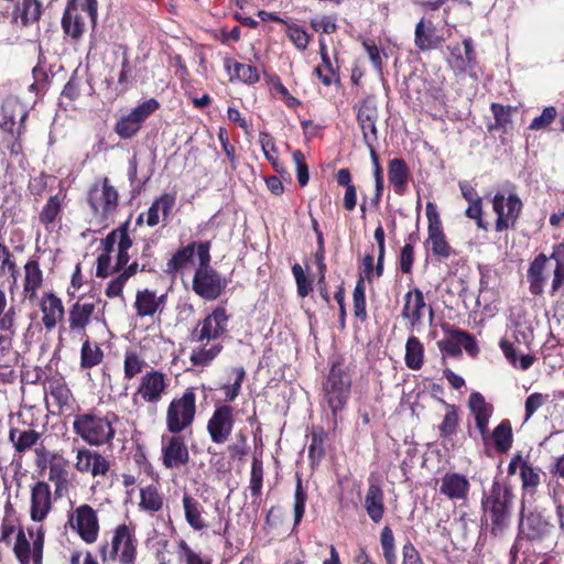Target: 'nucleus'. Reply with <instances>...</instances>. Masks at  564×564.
Wrapping results in <instances>:
<instances>
[{"label":"nucleus","instance_id":"20","mask_svg":"<svg viewBox=\"0 0 564 564\" xmlns=\"http://www.w3.org/2000/svg\"><path fill=\"white\" fill-rule=\"evenodd\" d=\"M438 491L452 501H466L470 491V482L465 475L448 471L442 476Z\"/></svg>","mask_w":564,"mask_h":564},{"label":"nucleus","instance_id":"2","mask_svg":"<svg viewBox=\"0 0 564 564\" xmlns=\"http://www.w3.org/2000/svg\"><path fill=\"white\" fill-rule=\"evenodd\" d=\"M116 421L117 415L112 412L101 415L100 412L90 410L75 416L73 429L85 442L91 445H102L113 437L112 423Z\"/></svg>","mask_w":564,"mask_h":564},{"label":"nucleus","instance_id":"30","mask_svg":"<svg viewBox=\"0 0 564 564\" xmlns=\"http://www.w3.org/2000/svg\"><path fill=\"white\" fill-rule=\"evenodd\" d=\"M68 462L58 454H53L50 458L48 479L54 484V495L61 497L62 492L67 489L68 480Z\"/></svg>","mask_w":564,"mask_h":564},{"label":"nucleus","instance_id":"57","mask_svg":"<svg viewBox=\"0 0 564 564\" xmlns=\"http://www.w3.org/2000/svg\"><path fill=\"white\" fill-rule=\"evenodd\" d=\"M263 480V467L262 462L258 458H253L251 465V475H250V491L253 497H259L261 495Z\"/></svg>","mask_w":564,"mask_h":564},{"label":"nucleus","instance_id":"52","mask_svg":"<svg viewBox=\"0 0 564 564\" xmlns=\"http://www.w3.org/2000/svg\"><path fill=\"white\" fill-rule=\"evenodd\" d=\"M490 109L495 117V124L489 129H499L506 131L508 126L511 123V112L513 108L511 106H503L498 102H492Z\"/></svg>","mask_w":564,"mask_h":564},{"label":"nucleus","instance_id":"21","mask_svg":"<svg viewBox=\"0 0 564 564\" xmlns=\"http://www.w3.org/2000/svg\"><path fill=\"white\" fill-rule=\"evenodd\" d=\"M40 308L43 314L42 324L46 330H52L64 319L65 308L62 300L53 292L43 294Z\"/></svg>","mask_w":564,"mask_h":564},{"label":"nucleus","instance_id":"31","mask_svg":"<svg viewBox=\"0 0 564 564\" xmlns=\"http://www.w3.org/2000/svg\"><path fill=\"white\" fill-rule=\"evenodd\" d=\"M402 317L410 321L411 326H417L422 322L423 310L426 306L423 292L420 289L409 291L404 296Z\"/></svg>","mask_w":564,"mask_h":564},{"label":"nucleus","instance_id":"15","mask_svg":"<svg viewBox=\"0 0 564 564\" xmlns=\"http://www.w3.org/2000/svg\"><path fill=\"white\" fill-rule=\"evenodd\" d=\"M96 301L93 297L79 296L77 301L68 308V330L72 334H78L87 337L86 328L91 322L96 311Z\"/></svg>","mask_w":564,"mask_h":564},{"label":"nucleus","instance_id":"61","mask_svg":"<svg viewBox=\"0 0 564 564\" xmlns=\"http://www.w3.org/2000/svg\"><path fill=\"white\" fill-rule=\"evenodd\" d=\"M557 116L556 108L553 106L545 107L542 113L534 118L530 123L531 130H541L549 127Z\"/></svg>","mask_w":564,"mask_h":564},{"label":"nucleus","instance_id":"35","mask_svg":"<svg viewBox=\"0 0 564 564\" xmlns=\"http://www.w3.org/2000/svg\"><path fill=\"white\" fill-rule=\"evenodd\" d=\"M141 128V105L135 106L116 123L115 131L122 139L132 138Z\"/></svg>","mask_w":564,"mask_h":564},{"label":"nucleus","instance_id":"38","mask_svg":"<svg viewBox=\"0 0 564 564\" xmlns=\"http://www.w3.org/2000/svg\"><path fill=\"white\" fill-rule=\"evenodd\" d=\"M388 177L395 193L402 195L409 180V169L402 159H393L390 161Z\"/></svg>","mask_w":564,"mask_h":564},{"label":"nucleus","instance_id":"41","mask_svg":"<svg viewBox=\"0 0 564 564\" xmlns=\"http://www.w3.org/2000/svg\"><path fill=\"white\" fill-rule=\"evenodd\" d=\"M424 358V348L422 343L414 336L410 337L405 344L404 361L408 368L412 370L421 369Z\"/></svg>","mask_w":564,"mask_h":564},{"label":"nucleus","instance_id":"42","mask_svg":"<svg viewBox=\"0 0 564 564\" xmlns=\"http://www.w3.org/2000/svg\"><path fill=\"white\" fill-rule=\"evenodd\" d=\"M357 109V121L358 123L367 122V126L370 124V131L372 133V138L376 137V123L378 120V109L373 98L367 97L365 98Z\"/></svg>","mask_w":564,"mask_h":564},{"label":"nucleus","instance_id":"19","mask_svg":"<svg viewBox=\"0 0 564 564\" xmlns=\"http://www.w3.org/2000/svg\"><path fill=\"white\" fill-rule=\"evenodd\" d=\"M53 509V498L50 485L44 480L36 481L31 487L30 518L34 522H43Z\"/></svg>","mask_w":564,"mask_h":564},{"label":"nucleus","instance_id":"54","mask_svg":"<svg viewBox=\"0 0 564 564\" xmlns=\"http://www.w3.org/2000/svg\"><path fill=\"white\" fill-rule=\"evenodd\" d=\"M447 412L444 415L442 423L438 425L440 434L443 437H448L455 434L458 425V413L454 405H446Z\"/></svg>","mask_w":564,"mask_h":564},{"label":"nucleus","instance_id":"29","mask_svg":"<svg viewBox=\"0 0 564 564\" xmlns=\"http://www.w3.org/2000/svg\"><path fill=\"white\" fill-rule=\"evenodd\" d=\"M43 284V271L37 258H31L24 264L23 293L26 299L34 301L37 290Z\"/></svg>","mask_w":564,"mask_h":564},{"label":"nucleus","instance_id":"26","mask_svg":"<svg viewBox=\"0 0 564 564\" xmlns=\"http://www.w3.org/2000/svg\"><path fill=\"white\" fill-rule=\"evenodd\" d=\"M189 455L183 437L172 436L163 447V464L166 468H178L188 462Z\"/></svg>","mask_w":564,"mask_h":564},{"label":"nucleus","instance_id":"47","mask_svg":"<svg viewBox=\"0 0 564 564\" xmlns=\"http://www.w3.org/2000/svg\"><path fill=\"white\" fill-rule=\"evenodd\" d=\"M137 74L138 69L135 65L128 59L127 54L124 53L118 76V90L120 94L126 93L132 86L135 82Z\"/></svg>","mask_w":564,"mask_h":564},{"label":"nucleus","instance_id":"43","mask_svg":"<svg viewBox=\"0 0 564 564\" xmlns=\"http://www.w3.org/2000/svg\"><path fill=\"white\" fill-rule=\"evenodd\" d=\"M520 478L522 490L533 496L541 484V469L533 467L529 462L523 463Z\"/></svg>","mask_w":564,"mask_h":564},{"label":"nucleus","instance_id":"53","mask_svg":"<svg viewBox=\"0 0 564 564\" xmlns=\"http://www.w3.org/2000/svg\"><path fill=\"white\" fill-rule=\"evenodd\" d=\"M13 553L20 564H30L31 544L22 529H20L17 533L15 543L13 545Z\"/></svg>","mask_w":564,"mask_h":564},{"label":"nucleus","instance_id":"64","mask_svg":"<svg viewBox=\"0 0 564 564\" xmlns=\"http://www.w3.org/2000/svg\"><path fill=\"white\" fill-rule=\"evenodd\" d=\"M178 547L180 557L185 562V564H210L209 561L204 560L199 554L194 552L185 541L182 540L178 543Z\"/></svg>","mask_w":564,"mask_h":564},{"label":"nucleus","instance_id":"13","mask_svg":"<svg viewBox=\"0 0 564 564\" xmlns=\"http://www.w3.org/2000/svg\"><path fill=\"white\" fill-rule=\"evenodd\" d=\"M426 217L429 220L427 243L431 246V251L438 260L447 259L451 256L452 249L443 232L436 205L432 202L426 204Z\"/></svg>","mask_w":564,"mask_h":564},{"label":"nucleus","instance_id":"18","mask_svg":"<svg viewBox=\"0 0 564 564\" xmlns=\"http://www.w3.org/2000/svg\"><path fill=\"white\" fill-rule=\"evenodd\" d=\"M225 282L214 269L198 268L193 279V290L200 297L213 301L220 296Z\"/></svg>","mask_w":564,"mask_h":564},{"label":"nucleus","instance_id":"16","mask_svg":"<svg viewBox=\"0 0 564 564\" xmlns=\"http://www.w3.org/2000/svg\"><path fill=\"white\" fill-rule=\"evenodd\" d=\"M234 425V408L227 404L217 406L207 422V431L213 443H225L229 438Z\"/></svg>","mask_w":564,"mask_h":564},{"label":"nucleus","instance_id":"4","mask_svg":"<svg viewBox=\"0 0 564 564\" xmlns=\"http://www.w3.org/2000/svg\"><path fill=\"white\" fill-rule=\"evenodd\" d=\"M549 260L555 261V269L552 280V294L557 292L564 285V242L553 246L550 257L544 253L538 254L530 263L527 278L530 283V292L534 295H540L544 290V270Z\"/></svg>","mask_w":564,"mask_h":564},{"label":"nucleus","instance_id":"23","mask_svg":"<svg viewBox=\"0 0 564 564\" xmlns=\"http://www.w3.org/2000/svg\"><path fill=\"white\" fill-rule=\"evenodd\" d=\"M519 536L531 542H541L552 531L553 525L539 513H530L521 520Z\"/></svg>","mask_w":564,"mask_h":564},{"label":"nucleus","instance_id":"36","mask_svg":"<svg viewBox=\"0 0 564 564\" xmlns=\"http://www.w3.org/2000/svg\"><path fill=\"white\" fill-rule=\"evenodd\" d=\"M40 437L41 434L35 430L20 431L17 427H11L9 431V441L12 443L18 454H23L31 449Z\"/></svg>","mask_w":564,"mask_h":564},{"label":"nucleus","instance_id":"27","mask_svg":"<svg viewBox=\"0 0 564 564\" xmlns=\"http://www.w3.org/2000/svg\"><path fill=\"white\" fill-rule=\"evenodd\" d=\"M468 406L475 416L476 427L480 435L486 438L488 434V422L492 413V406L485 401L479 392H473L469 395Z\"/></svg>","mask_w":564,"mask_h":564},{"label":"nucleus","instance_id":"12","mask_svg":"<svg viewBox=\"0 0 564 564\" xmlns=\"http://www.w3.org/2000/svg\"><path fill=\"white\" fill-rule=\"evenodd\" d=\"M45 394L53 399V410L56 415H72L75 411L76 400L68 388L65 379L61 376H53L46 379ZM48 403V400L46 399Z\"/></svg>","mask_w":564,"mask_h":564},{"label":"nucleus","instance_id":"24","mask_svg":"<svg viewBox=\"0 0 564 564\" xmlns=\"http://www.w3.org/2000/svg\"><path fill=\"white\" fill-rule=\"evenodd\" d=\"M75 467L80 473H89L93 477L105 476L110 468L109 462L95 451L80 449L77 453Z\"/></svg>","mask_w":564,"mask_h":564},{"label":"nucleus","instance_id":"39","mask_svg":"<svg viewBox=\"0 0 564 564\" xmlns=\"http://www.w3.org/2000/svg\"><path fill=\"white\" fill-rule=\"evenodd\" d=\"M175 203V198L172 195L164 194L160 196L149 208L147 224L151 227L160 223V214L162 219L165 220L170 215Z\"/></svg>","mask_w":564,"mask_h":564},{"label":"nucleus","instance_id":"11","mask_svg":"<svg viewBox=\"0 0 564 564\" xmlns=\"http://www.w3.org/2000/svg\"><path fill=\"white\" fill-rule=\"evenodd\" d=\"M442 329L445 337L437 343L438 348L449 356L457 357L462 355V347L468 355L475 357L479 352V347L475 338L467 332L454 328L448 324H443Z\"/></svg>","mask_w":564,"mask_h":564},{"label":"nucleus","instance_id":"50","mask_svg":"<svg viewBox=\"0 0 564 564\" xmlns=\"http://www.w3.org/2000/svg\"><path fill=\"white\" fill-rule=\"evenodd\" d=\"M138 270L137 261L132 262L127 269L123 270L116 279L108 283L106 294L109 297H115L121 294L122 289L127 280L134 275Z\"/></svg>","mask_w":564,"mask_h":564},{"label":"nucleus","instance_id":"51","mask_svg":"<svg viewBox=\"0 0 564 564\" xmlns=\"http://www.w3.org/2000/svg\"><path fill=\"white\" fill-rule=\"evenodd\" d=\"M492 440L499 452H507L512 444V430L508 422H501L492 432Z\"/></svg>","mask_w":564,"mask_h":564},{"label":"nucleus","instance_id":"9","mask_svg":"<svg viewBox=\"0 0 564 564\" xmlns=\"http://www.w3.org/2000/svg\"><path fill=\"white\" fill-rule=\"evenodd\" d=\"M229 315L221 306H217L204 319L199 321L191 333L192 343H218L228 332Z\"/></svg>","mask_w":564,"mask_h":564},{"label":"nucleus","instance_id":"22","mask_svg":"<svg viewBox=\"0 0 564 564\" xmlns=\"http://www.w3.org/2000/svg\"><path fill=\"white\" fill-rule=\"evenodd\" d=\"M44 13V7L40 0H19L12 11V21L22 28H29L39 23Z\"/></svg>","mask_w":564,"mask_h":564},{"label":"nucleus","instance_id":"37","mask_svg":"<svg viewBox=\"0 0 564 564\" xmlns=\"http://www.w3.org/2000/svg\"><path fill=\"white\" fill-rule=\"evenodd\" d=\"M203 345L193 348L191 351L189 360L194 366L205 367L208 366L224 349L220 343H202Z\"/></svg>","mask_w":564,"mask_h":564},{"label":"nucleus","instance_id":"6","mask_svg":"<svg viewBox=\"0 0 564 564\" xmlns=\"http://www.w3.org/2000/svg\"><path fill=\"white\" fill-rule=\"evenodd\" d=\"M123 379L127 381L120 393V404L128 414L139 413L138 395L141 393V382L129 384L137 375L141 373V354L134 349H127L123 360Z\"/></svg>","mask_w":564,"mask_h":564},{"label":"nucleus","instance_id":"34","mask_svg":"<svg viewBox=\"0 0 564 564\" xmlns=\"http://www.w3.org/2000/svg\"><path fill=\"white\" fill-rule=\"evenodd\" d=\"M165 375L160 371H150L143 376V400L158 402L166 390Z\"/></svg>","mask_w":564,"mask_h":564},{"label":"nucleus","instance_id":"3","mask_svg":"<svg viewBox=\"0 0 564 564\" xmlns=\"http://www.w3.org/2000/svg\"><path fill=\"white\" fill-rule=\"evenodd\" d=\"M86 18L95 29L98 18L97 0H85L83 3H79L78 0H67L61 19L65 39L78 43L86 32Z\"/></svg>","mask_w":564,"mask_h":564},{"label":"nucleus","instance_id":"48","mask_svg":"<svg viewBox=\"0 0 564 564\" xmlns=\"http://www.w3.org/2000/svg\"><path fill=\"white\" fill-rule=\"evenodd\" d=\"M380 545L386 564H397L395 541L390 527H384L380 533Z\"/></svg>","mask_w":564,"mask_h":564},{"label":"nucleus","instance_id":"45","mask_svg":"<svg viewBox=\"0 0 564 564\" xmlns=\"http://www.w3.org/2000/svg\"><path fill=\"white\" fill-rule=\"evenodd\" d=\"M15 315L14 306L7 308V294L0 288V332L10 333L11 336L15 335Z\"/></svg>","mask_w":564,"mask_h":564},{"label":"nucleus","instance_id":"46","mask_svg":"<svg viewBox=\"0 0 564 564\" xmlns=\"http://www.w3.org/2000/svg\"><path fill=\"white\" fill-rule=\"evenodd\" d=\"M195 247L196 242H192L174 253V256L169 260L166 264V271L174 273L189 263L194 257Z\"/></svg>","mask_w":564,"mask_h":564},{"label":"nucleus","instance_id":"8","mask_svg":"<svg viewBox=\"0 0 564 564\" xmlns=\"http://www.w3.org/2000/svg\"><path fill=\"white\" fill-rule=\"evenodd\" d=\"M101 561L119 560L121 564H131L135 558L137 547L133 544L132 532L126 524H120L111 539V547L108 544H101L99 547Z\"/></svg>","mask_w":564,"mask_h":564},{"label":"nucleus","instance_id":"10","mask_svg":"<svg viewBox=\"0 0 564 564\" xmlns=\"http://www.w3.org/2000/svg\"><path fill=\"white\" fill-rule=\"evenodd\" d=\"M350 387L349 376L340 368L333 367L324 383V393L334 416L345 406Z\"/></svg>","mask_w":564,"mask_h":564},{"label":"nucleus","instance_id":"32","mask_svg":"<svg viewBox=\"0 0 564 564\" xmlns=\"http://www.w3.org/2000/svg\"><path fill=\"white\" fill-rule=\"evenodd\" d=\"M383 491L377 482H370L366 497L365 508L372 522L378 523L384 514Z\"/></svg>","mask_w":564,"mask_h":564},{"label":"nucleus","instance_id":"33","mask_svg":"<svg viewBox=\"0 0 564 564\" xmlns=\"http://www.w3.org/2000/svg\"><path fill=\"white\" fill-rule=\"evenodd\" d=\"M443 39L436 34L435 28L431 22L425 23L424 19H421L415 25L414 43L420 51H431L436 48Z\"/></svg>","mask_w":564,"mask_h":564},{"label":"nucleus","instance_id":"56","mask_svg":"<svg viewBox=\"0 0 564 564\" xmlns=\"http://www.w3.org/2000/svg\"><path fill=\"white\" fill-rule=\"evenodd\" d=\"M166 294L156 295L154 292L143 290V316L153 315L161 311L164 304Z\"/></svg>","mask_w":564,"mask_h":564},{"label":"nucleus","instance_id":"14","mask_svg":"<svg viewBox=\"0 0 564 564\" xmlns=\"http://www.w3.org/2000/svg\"><path fill=\"white\" fill-rule=\"evenodd\" d=\"M492 208L497 214L496 230L502 231L513 227L522 209V202L517 194H510L507 198L503 194H496L492 199Z\"/></svg>","mask_w":564,"mask_h":564},{"label":"nucleus","instance_id":"5","mask_svg":"<svg viewBox=\"0 0 564 564\" xmlns=\"http://www.w3.org/2000/svg\"><path fill=\"white\" fill-rule=\"evenodd\" d=\"M514 495L512 489L494 482L489 494L482 500L485 516L491 522V532L501 534L510 522Z\"/></svg>","mask_w":564,"mask_h":564},{"label":"nucleus","instance_id":"62","mask_svg":"<svg viewBox=\"0 0 564 564\" xmlns=\"http://www.w3.org/2000/svg\"><path fill=\"white\" fill-rule=\"evenodd\" d=\"M6 271H9L14 280L19 274L15 262L11 260V252L9 248L0 242V274H3Z\"/></svg>","mask_w":564,"mask_h":564},{"label":"nucleus","instance_id":"1","mask_svg":"<svg viewBox=\"0 0 564 564\" xmlns=\"http://www.w3.org/2000/svg\"><path fill=\"white\" fill-rule=\"evenodd\" d=\"M86 202L90 208L93 220L107 227L108 220L113 217L119 206V193L111 184L109 177L96 180L89 187Z\"/></svg>","mask_w":564,"mask_h":564},{"label":"nucleus","instance_id":"55","mask_svg":"<svg viewBox=\"0 0 564 564\" xmlns=\"http://www.w3.org/2000/svg\"><path fill=\"white\" fill-rule=\"evenodd\" d=\"M307 501V494L303 489L302 479L297 476L295 492H294V525H297L304 516L305 506Z\"/></svg>","mask_w":564,"mask_h":564},{"label":"nucleus","instance_id":"44","mask_svg":"<svg viewBox=\"0 0 564 564\" xmlns=\"http://www.w3.org/2000/svg\"><path fill=\"white\" fill-rule=\"evenodd\" d=\"M226 69L230 75L234 74L236 78L249 85L257 83L260 78L258 69L249 64L228 61Z\"/></svg>","mask_w":564,"mask_h":564},{"label":"nucleus","instance_id":"58","mask_svg":"<svg viewBox=\"0 0 564 564\" xmlns=\"http://www.w3.org/2000/svg\"><path fill=\"white\" fill-rule=\"evenodd\" d=\"M286 32H288V36L290 37L292 43L296 46V48H299L301 51L306 50L308 42H310V36L302 28L292 23V24L288 25Z\"/></svg>","mask_w":564,"mask_h":564},{"label":"nucleus","instance_id":"59","mask_svg":"<svg viewBox=\"0 0 564 564\" xmlns=\"http://www.w3.org/2000/svg\"><path fill=\"white\" fill-rule=\"evenodd\" d=\"M163 507V498L156 488L149 486L143 489V509L159 511Z\"/></svg>","mask_w":564,"mask_h":564},{"label":"nucleus","instance_id":"40","mask_svg":"<svg viewBox=\"0 0 564 564\" xmlns=\"http://www.w3.org/2000/svg\"><path fill=\"white\" fill-rule=\"evenodd\" d=\"M104 360V351L98 344L91 343L89 337H85L80 349V368L90 369L98 366Z\"/></svg>","mask_w":564,"mask_h":564},{"label":"nucleus","instance_id":"25","mask_svg":"<svg viewBox=\"0 0 564 564\" xmlns=\"http://www.w3.org/2000/svg\"><path fill=\"white\" fill-rule=\"evenodd\" d=\"M65 197L66 193L61 188L58 193L48 197L40 210L39 221L46 230H52L56 221L62 219Z\"/></svg>","mask_w":564,"mask_h":564},{"label":"nucleus","instance_id":"49","mask_svg":"<svg viewBox=\"0 0 564 564\" xmlns=\"http://www.w3.org/2000/svg\"><path fill=\"white\" fill-rule=\"evenodd\" d=\"M366 285L362 278H360L354 289L352 301H354V315L361 322L367 319L366 310Z\"/></svg>","mask_w":564,"mask_h":564},{"label":"nucleus","instance_id":"63","mask_svg":"<svg viewBox=\"0 0 564 564\" xmlns=\"http://www.w3.org/2000/svg\"><path fill=\"white\" fill-rule=\"evenodd\" d=\"M326 438V433L322 427H313L312 430V443L308 447V453L311 457L315 455L321 457L324 455V441Z\"/></svg>","mask_w":564,"mask_h":564},{"label":"nucleus","instance_id":"17","mask_svg":"<svg viewBox=\"0 0 564 564\" xmlns=\"http://www.w3.org/2000/svg\"><path fill=\"white\" fill-rule=\"evenodd\" d=\"M73 529L86 543H94L98 538L99 523L96 511L89 505H82L75 509L69 519Z\"/></svg>","mask_w":564,"mask_h":564},{"label":"nucleus","instance_id":"28","mask_svg":"<svg viewBox=\"0 0 564 564\" xmlns=\"http://www.w3.org/2000/svg\"><path fill=\"white\" fill-rule=\"evenodd\" d=\"M182 503L187 524L195 531L205 530L208 524L203 505L187 492L183 495Z\"/></svg>","mask_w":564,"mask_h":564},{"label":"nucleus","instance_id":"7","mask_svg":"<svg viewBox=\"0 0 564 564\" xmlns=\"http://www.w3.org/2000/svg\"><path fill=\"white\" fill-rule=\"evenodd\" d=\"M195 413L196 394L193 388H188L181 398L170 403L166 412L167 430L174 434L183 432L193 424Z\"/></svg>","mask_w":564,"mask_h":564},{"label":"nucleus","instance_id":"60","mask_svg":"<svg viewBox=\"0 0 564 564\" xmlns=\"http://www.w3.org/2000/svg\"><path fill=\"white\" fill-rule=\"evenodd\" d=\"M293 162L296 166V176L299 184L304 187L310 180L308 166L305 162V156L300 150H295L292 153Z\"/></svg>","mask_w":564,"mask_h":564}]
</instances>
